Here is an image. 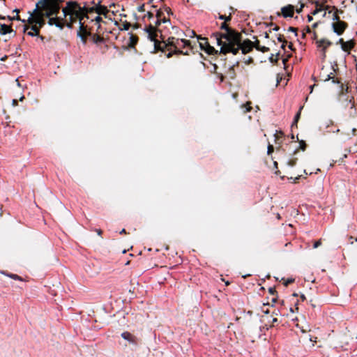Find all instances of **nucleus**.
<instances>
[{
  "label": "nucleus",
  "mask_w": 357,
  "mask_h": 357,
  "mask_svg": "<svg viewBox=\"0 0 357 357\" xmlns=\"http://www.w3.org/2000/svg\"><path fill=\"white\" fill-rule=\"evenodd\" d=\"M30 16L28 18L29 25L24 27V33L28 36H39L40 29L45 24V18H49L48 24L50 26L55 25L60 29H63L66 25V22L62 18L57 17H47L45 13L38 8H35L31 13L29 12Z\"/></svg>",
  "instance_id": "1"
},
{
  "label": "nucleus",
  "mask_w": 357,
  "mask_h": 357,
  "mask_svg": "<svg viewBox=\"0 0 357 357\" xmlns=\"http://www.w3.org/2000/svg\"><path fill=\"white\" fill-rule=\"evenodd\" d=\"M228 22H224L220 25V29L225 31V32H215L211 35V38L216 40L217 45L220 46V48L225 45H227L229 43H236L239 40V32L231 28L227 24Z\"/></svg>",
  "instance_id": "2"
},
{
  "label": "nucleus",
  "mask_w": 357,
  "mask_h": 357,
  "mask_svg": "<svg viewBox=\"0 0 357 357\" xmlns=\"http://www.w3.org/2000/svg\"><path fill=\"white\" fill-rule=\"evenodd\" d=\"M254 48V45L252 41L249 39H246L242 41V35L239 33V40L236 43L233 44L229 43L227 45H224L220 48V53L222 54H227L228 53H231L234 55H236L241 50L243 54H246L250 52Z\"/></svg>",
  "instance_id": "3"
},
{
  "label": "nucleus",
  "mask_w": 357,
  "mask_h": 357,
  "mask_svg": "<svg viewBox=\"0 0 357 357\" xmlns=\"http://www.w3.org/2000/svg\"><path fill=\"white\" fill-rule=\"evenodd\" d=\"M64 17L71 15L72 17L77 18L79 23H84V18L89 19V7L84 5L82 7L77 1H68L66 6L62 9Z\"/></svg>",
  "instance_id": "4"
},
{
  "label": "nucleus",
  "mask_w": 357,
  "mask_h": 357,
  "mask_svg": "<svg viewBox=\"0 0 357 357\" xmlns=\"http://www.w3.org/2000/svg\"><path fill=\"white\" fill-rule=\"evenodd\" d=\"M144 30L148 33L149 38L154 42V49L156 52L161 51L162 52H165L166 51H169V53L167 54V58H170L174 54L172 50V46L169 44L170 37L167 39V42L159 41L157 39L158 34H156V29L151 24L146 26Z\"/></svg>",
  "instance_id": "5"
},
{
  "label": "nucleus",
  "mask_w": 357,
  "mask_h": 357,
  "mask_svg": "<svg viewBox=\"0 0 357 357\" xmlns=\"http://www.w3.org/2000/svg\"><path fill=\"white\" fill-rule=\"evenodd\" d=\"M63 1V0H39L35 8H38V10L45 13L47 17L52 15L56 17L60 10V3Z\"/></svg>",
  "instance_id": "6"
},
{
  "label": "nucleus",
  "mask_w": 357,
  "mask_h": 357,
  "mask_svg": "<svg viewBox=\"0 0 357 357\" xmlns=\"http://www.w3.org/2000/svg\"><path fill=\"white\" fill-rule=\"evenodd\" d=\"M278 158L280 159L279 161L274 160L273 158H266L265 162L268 166L270 169H278V165L279 163L281 169L284 172H287L289 168L294 165V160L290 158Z\"/></svg>",
  "instance_id": "7"
},
{
  "label": "nucleus",
  "mask_w": 357,
  "mask_h": 357,
  "mask_svg": "<svg viewBox=\"0 0 357 357\" xmlns=\"http://www.w3.org/2000/svg\"><path fill=\"white\" fill-rule=\"evenodd\" d=\"M169 44L172 46L174 54H188L187 51L183 52L181 49L190 46L189 40L185 39H178L174 37H170Z\"/></svg>",
  "instance_id": "8"
},
{
  "label": "nucleus",
  "mask_w": 357,
  "mask_h": 357,
  "mask_svg": "<svg viewBox=\"0 0 357 357\" xmlns=\"http://www.w3.org/2000/svg\"><path fill=\"white\" fill-rule=\"evenodd\" d=\"M319 77H320V79L324 82H326L328 80H332V82L339 84L340 87L341 88V93H347L348 86L344 88V86L343 84L341 82V81L338 78L335 77L333 75V73L330 72L329 73H328L327 69H326L324 67H323L321 68Z\"/></svg>",
  "instance_id": "9"
},
{
  "label": "nucleus",
  "mask_w": 357,
  "mask_h": 357,
  "mask_svg": "<svg viewBox=\"0 0 357 357\" xmlns=\"http://www.w3.org/2000/svg\"><path fill=\"white\" fill-rule=\"evenodd\" d=\"M275 137V144L274 146L272 144H268V150L267 153L268 155H271L273 153L274 150L275 149L276 153L278 154H281V148H282V143L284 138V133L282 131L276 132L274 135Z\"/></svg>",
  "instance_id": "10"
},
{
  "label": "nucleus",
  "mask_w": 357,
  "mask_h": 357,
  "mask_svg": "<svg viewBox=\"0 0 357 357\" xmlns=\"http://www.w3.org/2000/svg\"><path fill=\"white\" fill-rule=\"evenodd\" d=\"M198 39L199 40V43L200 48L202 50L205 51L208 54L216 55L220 54V52H218L213 47L210 45L208 41V38L198 36Z\"/></svg>",
  "instance_id": "11"
},
{
  "label": "nucleus",
  "mask_w": 357,
  "mask_h": 357,
  "mask_svg": "<svg viewBox=\"0 0 357 357\" xmlns=\"http://www.w3.org/2000/svg\"><path fill=\"white\" fill-rule=\"evenodd\" d=\"M101 1H98L94 6L89 7V14L96 13L99 15H103L107 17V14L110 12L109 10L105 6L100 4Z\"/></svg>",
  "instance_id": "12"
},
{
  "label": "nucleus",
  "mask_w": 357,
  "mask_h": 357,
  "mask_svg": "<svg viewBox=\"0 0 357 357\" xmlns=\"http://www.w3.org/2000/svg\"><path fill=\"white\" fill-rule=\"evenodd\" d=\"M91 36V31L87 29V26L84 25V23L79 24V28L77 31V36H79L84 45L87 43V37Z\"/></svg>",
  "instance_id": "13"
},
{
  "label": "nucleus",
  "mask_w": 357,
  "mask_h": 357,
  "mask_svg": "<svg viewBox=\"0 0 357 357\" xmlns=\"http://www.w3.org/2000/svg\"><path fill=\"white\" fill-rule=\"evenodd\" d=\"M333 29L335 33L337 35H342L344 30L348 26V24L345 22H335L332 24Z\"/></svg>",
  "instance_id": "14"
},
{
  "label": "nucleus",
  "mask_w": 357,
  "mask_h": 357,
  "mask_svg": "<svg viewBox=\"0 0 357 357\" xmlns=\"http://www.w3.org/2000/svg\"><path fill=\"white\" fill-rule=\"evenodd\" d=\"M317 47L321 48L323 59L326 57V49L332 45V43L327 39H321L317 41Z\"/></svg>",
  "instance_id": "15"
},
{
  "label": "nucleus",
  "mask_w": 357,
  "mask_h": 357,
  "mask_svg": "<svg viewBox=\"0 0 357 357\" xmlns=\"http://www.w3.org/2000/svg\"><path fill=\"white\" fill-rule=\"evenodd\" d=\"M294 6L291 4H289L281 8V15L285 18L292 17L294 14Z\"/></svg>",
  "instance_id": "16"
},
{
  "label": "nucleus",
  "mask_w": 357,
  "mask_h": 357,
  "mask_svg": "<svg viewBox=\"0 0 357 357\" xmlns=\"http://www.w3.org/2000/svg\"><path fill=\"white\" fill-rule=\"evenodd\" d=\"M355 42L354 40H350L344 43L342 49L343 51L348 52L349 54L351 49H353L355 46Z\"/></svg>",
  "instance_id": "17"
},
{
  "label": "nucleus",
  "mask_w": 357,
  "mask_h": 357,
  "mask_svg": "<svg viewBox=\"0 0 357 357\" xmlns=\"http://www.w3.org/2000/svg\"><path fill=\"white\" fill-rule=\"evenodd\" d=\"M13 31L11 26L0 23V35H6Z\"/></svg>",
  "instance_id": "18"
},
{
  "label": "nucleus",
  "mask_w": 357,
  "mask_h": 357,
  "mask_svg": "<svg viewBox=\"0 0 357 357\" xmlns=\"http://www.w3.org/2000/svg\"><path fill=\"white\" fill-rule=\"evenodd\" d=\"M91 38V40L93 43L98 45L101 43H104L105 39L102 36H100V35L97 33L92 34L90 36Z\"/></svg>",
  "instance_id": "19"
},
{
  "label": "nucleus",
  "mask_w": 357,
  "mask_h": 357,
  "mask_svg": "<svg viewBox=\"0 0 357 357\" xmlns=\"http://www.w3.org/2000/svg\"><path fill=\"white\" fill-rule=\"evenodd\" d=\"M315 5V9L311 13L312 15H317L318 13L324 10V4L320 3L318 1H314L313 2Z\"/></svg>",
  "instance_id": "20"
},
{
  "label": "nucleus",
  "mask_w": 357,
  "mask_h": 357,
  "mask_svg": "<svg viewBox=\"0 0 357 357\" xmlns=\"http://www.w3.org/2000/svg\"><path fill=\"white\" fill-rule=\"evenodd\" d=\"M138 40H139V38L137 36L131 34V36L130 37V41H129L128 46L131 48L135 47L138 42Z\"/></svg>",
  "instance_id": "21"
},
{
  "label": "nucleus",
  "mask_w": 357,
  "mask_h": 357,
  "mask_svg": "<svg viewBox=\"0 0 357 357\" xmlns=\"http://www.w3.org/2000/svg\"><path fill=\"white\" fill-rule=\"evenodd\" d=\"M332 10H335V11L334 13V14H333V20L334 21V22H342L340 20V17H339L337 13H342L343 11L337 10V8L335 6H333L332 7Z\"/></svg>",
  "instance_id": "22"
},
{
  "label": "nucleus",
  "mask_w": 357,
  "mask_h": 357,
  "mask_svg": "<svg viewBox=\"0 0 357 357\" xmlns=\"http://www.w3.org/2000/svg\"><path fill=\"white\" fill-rule=\"evenodd\" d=\"M218 18L220 20H224V22H229L232 18V13H230L229 15L226 16L225 15H219Z\"/></svg>",
  "instance_id": "23"
},
{
  "label": "nucleus",
  "mask_w": 357,
  "mask_h": 357,
  "mask_svg": "<svg viewBox=\"0 0 357 357\" xmlns=\"http://www.w3.org/2000/svg\"><path fill=\"white\" fill-rule=\"evenodd\" d=\"M77 20H78L77 18H75V17H72L71 18V15H70L69 22L66 23V26L68 28L72 29L73 28V24L74 23H75L77 22Z\"/></svg>",
  "instance_id": "24"
},
{
  "label": "nucleus",
  "mask_w": 357,
  "mask_h": 357,
  "mask_svg": "<svg viewBox=\"0 0 357 357\" xmlns=\"http://www.w3.org/2000/svg\"><path fill=\"white\" fill-rule=\"evenodd\" d=\"M302 109V107H301L300 109ZM300 117H301V110H299V111L296 113V114L295 115V116H294V121H293V123H292L291 126H297V123H298V120H299Z\"/></svg>",
  "instance_id": "25"
},
{
  "label": "nucleus",
  "mask_w": 357,
  "mask_h": 357,
  "mask_svg": "<svg viewBox=\"0 0 357 357\" xmlns=\"http://www.w3.org/2000/svg\"><path fill=\"white\" fill-rule=\"evenodd\" d=\"M92 21H95L98 24L97 31H98L101 28L100 22H102V17L98 15Z\"/></svg>",
  "instance_id": "26"
},
{
  "label": "nucleus",
  "mask_w": 357,
  "mask_h": 357,
  "mask_svg": "<svg viewBox=\"0 0 357 357\" xmlns=\"http://www.w3.org/2000/svg\"><path fill=\"white\" fill-rule=\"evenodd\" d=\"M257 50L260 51L263 53L268 52L270 49L269 47H265V46H260L259 47H257Z\"/></svg>",
  "instance_id": "27"
},
{
  "label": "nucleus",
  "mask_w": 357,
  "mask_h": 357,
  "mask_svg": "<svg viewBox=\"0 0 357 357\" xmlns=\"http://www.w3.org/2000/svg\"><path fill=\"white\" fill-rule=\"evenodd\" d=\"M14 11L17 12V15L15 17H10V16H8V20H10V21H13V20H20V16L18 15V13L20 12L19 10L16 9Z\"/></svg>",
  "instance_id": "28"
},
{
  "label": "nucleus",
  "mask_w": 357,
  "mask_h": 357,
  "mask_svg": "<svg viewBox=\"0 0 357 357\" xmlns=\"http://www.w3.org/2000/svg\"><path fill=\"white\" fill-rule=\"evenodd\" d=\"M253 38L255 39V41L252 42V43H253L254 47L257 49V47H259L261 46L260 42L256 36H254Z\"/></svg>",
  "instance_id": "29"
},
{
  "label": "nucleus",
  "mask_w": 357,
  "mask_h": 357,
  "mask_svg": "<svg viewBox=\"0 0 357 357\" xmlns=\"http://www.w3.org/2000/svg\"><path fill=\"white\" fill-rule=\"evenodd\" d=\"M242 107H245V110L244 111L245 113L250 112L252 109V107L250 106V102H247L246 105H243Z\"/></svg>",
  "instance_id": "30"
},
{
  "label": "nucleus",
  "mask_w": 357,
  "mask_h": 357,
  "mask_svg": "<svg viewBox=\"0 0 357 357\" xmlns=\"http://www.w3.org/2000/svg\"><path fill=\"white\" fill-rule=\"evenodd\" d=\"M306 146H307V144L304 141L302 140L299 142V149H301L302 151H305L306 149Z\"/></svg>",
  "instance_id": "31"
},
{
  "label": "nucleus",
  "mask_w": 357,
  "mask_h": 357,
  "mask_svg": "<svg viewBox=\"0 0 357 357\" xmlns=\"http://www.w3.org/2000/svg\"><path fill=\"white\" fill-rule=\"evenodd\" d=\"M130 26H131V24H130V22H125L123 24V29H122L128 31L130 29Z\"/></svg>",
  "instance_id": "32"
},
{
  "label": "nucleus",
  "mask_w": 357,
  "mask_h": 357,
  "mask_svg": "<svg viewBox=\"0 0 357 357\" xmlns=\"http://www.w3.org/2000/svg\"><path fill=\"white\" fill-rule=\"evenodd\" d=\"M161 19H157L155 25L151 24L153 26H154L156 29V34H158V29H157V26H159L161 24Z\"/></svg>",
  "instance_id": "33"
},
{
  "label": "nucleus",
  "mask_w": 357,
  "mask_h": 357,
  "mask_svg": "<svg viewBox=\"0 0 357 357\" xmlns=\"http://www.w3.org/2000/svg\"><path fill=\"white\" fill-rule=\"evenodd\" d=\"M278 40L282 43H287V41L284 38V36L281 34L278 36Z\"/></svg>",
  "instance_id": "34"
},
{
  "label": "nucleus",
  "mask_w": 357,
  "mask_h": 357,
  "mask_svg": "<svg viewBox=\"0 0 357 357\" xmlns=\"http://www.w3.org/2000/svg\"><path fill=\"white\" fill-rule=\"evenodd\" d=\"M280 54L278 53L276 55H275V58H274V55L272 54L271 56L270 57V60L271 62H275L276 63L278 60V56H279Z\"/></svg>",
  "instance_id": "35"
},
{
  "label": "nucleus",
  "mask_w": 357,
  "mask_h": 357,
  "mask_svg": "<svg viewBox=\"0 0 357 357\" xmlns=\"http://www.w3.org/2000/svg\"><path fill=\"white\" fill-rule=\"evenodd\" d=\"M163 12L160 10H157V13H156V18L157 19H161L162 17H163Z\"/></svg>",
  "instance_id": "36"
},
{
  "label": "nucleus",
  "mask_w": 357,
  "mask_h": 357,
  "mask_svg": "<svg viewBox=\"0 0 357 357\" xmlns=\"http://www.w3.org/2000/svg\"><path fill=\"white\" fill-rule=\"evenodd\" d=\"M332 165H333L332 162L331 161H328L326 164L322 165L321 167L324 169H328L329 167L332 166Z\"/></svg>",
  "instance_id": "37"
},
{
  "label": "nucleus",
  "mask_w": 357,
  "mask_h": 357,
  "mask_svg": "<svg viewBox=\"0 0 357 357\" xmlns=\"http://www.w3.org/2000/svg\"><path fill=\"white\" fill-rule=\"evenodd\" d=\"M121 337L125 340H129L130 333H123L121 334Z\"/></svg>",
  "instance_id": "38"
},
{
  "label": "nucleus",
  "mask_w": 357,
  "mask_h": 357,
  "mask_svg": "<svg viewBox=\"0 0 357 357\" xmlns=\"http://www.w3.org/2000/svg\"><path fill=\"white\" fill-rule=\"evenodd\" d=\"M297 30H298L297 28H295L293 26H289L288 29L289 31L294 32L296 36H297Z\"/></svg>",
  "instance_id": "39"
},
{
  "label": "nucleus",
  "mask_w": 357,
  "mask_h": 357,
  "mask_svg": "<svg viewBox=\"0 0 357 357\" xmlns=\"http://www.w3.org/2000/svg\"><path fill=\"white\" fill-rule=\"evenodd\" d=\"M137 10H138L139 12H144V11H145V5L144 4L141 5L140 6L138 7Z\"/></svg>",
  "instance_id": "40"
},
{
  "label": "nucleus",
  "mask_w": 357,
  "mask_h": 357,
  "mask_svg": "<svg viewBox=\"0 0 357 357\" xmlns=\"http://www.w3.org/2000/svg\"><path fill=\"white\" fill-rule=\"evenodd\" d=\"M164 10H165V11L168 15H172V14H173V13H172V10H171V9H170V8H169V7H165Z\"/></svg>",
  "instance_id": "41"
},
{
  "label": "nucleus",
  "mask_w": 357,
  "mask_h": 357,
  "mask_svg": "<svg viewBox=\"0 0 357 357\" xmlns=\"http://www.w3.org/2000/svg\"><path fill=\"white\" fill-rule=\"evenodd\" d=\"M349 102L351 103V109H355V105H354V98L352 97L351 99H350Z\"/></svg>",
  "instance_id": "42"
},
{
  "label": "nucleus",
  "mask_w": 357,
  "mask_h": 357,
  "mask_svg": "<svg viewBox=\"0 0 357 357\" xmlns=\"http://www.w3.org/2000/svg\"><path fill=\"white\" fill-rule=\"evenodd\" d=\"M303 7H304V4H303V3H302V4L301 5L300 8H297V9L296 10V12H297L298 13H301L302 12V10H303Z\"/></svg>",
  "instance_id": "43"
},
{
  "label": "nucleus",
  "mask_w": 357,
  "mask_h": 357,
  "mask_svg": "<svg viewBox=\"0 0 357 357\" xmlns=\"http://www.w3.org/2000/svg\"><path fill=\"white\" fill-rule=\"evenodd\" d=\"M294 281L293 279L289 278L284 282V286H287L289 283L292 282Z\"/></svg>",
  "instance_id": "44"
},
{
  "label": "nucleus",
  "mask_w": 357,
  "mask_h": 357,
  "mask_svg": "<svg viewBox=\"0 0 357 357\" xmlns=\"http://www.w3.org/2000/svg\"><path fill=\"white\" fill-rule=\"evenodd\" d=\"M8 276L15 280H20V278L17 275L13 274V275H9Z\"/></svg>",
  "instance_id": "45"
},
{
  "label": "nucleus",
  "mask_w": 357,
  "mask_h": 357,
  "mask_svg": "<svg viewBox=\"0 0 357 357\" xmlns=\"http://www.w3.org/2000/svg\"><path fill=\"white\" fill-rule=\"evenodd\" d=\"M331 8V6H324V10H328V13H331L332 12V10H330Z\"/></svg>",
  "instance_id": "46"
},
{
  "label": "nucleus",
  "mask_w": 357,
  "mask_h": 357,
  "mask_svg": "<svg viewBox=\"0 0 357 357\" xmlns=\"http://www.w3.org/2000/svg\"><path fill=\"white\" fill-rule=\"evenodd\" d=\"M321 245V241H318L314 243V248H317Z\"/></svg>",
  "instance_id": "47"
},
{
  "label": "nucleus",
  "mask_w": 357,
  "mask_h": 357,
  "mask_svg": "<svg viewBox=\"0 0 357 357\" xmlns=\"http://www.w3.org/2000/svg\"><path fill=\"white\" fill-rule=\"evenodd\" d=\"M146 15H147L149 19H151V18L153 17V14L151 11H148Z\"/></svg>",
  "instance_id": "48"
},
{
  "label": "nucleus",
  "mask_w": 357,
  "mask_h": 357,
  "mask_svg": "<svg viewBox=\"0 0 357 357\" xmlns=\"http://www.w3.org/2000/svg\"><path fill=\"white\" fill-rule=\"evenodd\" d=\"M300 176H296V177H295V178H294V177H290V178H289V180H292V182L295 183V182L296 181V180L299 178V177H300Z\"/></svg>",
  "instance_id": "49"
},
{
  "label": "nucleus",
  "mask_w": 357,
  "mask_h": 357,
  "mask_svg": "<svg viewBox=\"0 0 357 357\" xmlns=\"http://www.w3.org/2000/svg\"><path fill=\"white\" fill-rule=\"evenodd\" d=\"M344 43H345V41L343 40V38H340V39H339L337 43H340L341 45V47H342Z\"/></svg>",
  "instance_id": "50"
},
{
  "label": "nucleus",
  "mask_w": 357,
  "mask_h": 357,
  "mask_svg": "<svg viewBox=\"0 0 357 357\" xmlns=\"http://www.w3.org/2000/svg\"><path fill=\"white\" fill-rule=\"evenodd\" d=\"M305 33H311V29L308 26L305 27Z\"/></svg>",
  "instance_id": "51"
},
{
  "label": "nucleus",
  "mask_w": 357,
  "mask_h": 357,
  "mask_svg": "<svg viewBox=\"0 0 357 357\" xmlns=\"http://www.w3.org/2000/svg\"><path fill=\"white\" fill-rule=\"evenodd\" d=\"M167 21H169L165 17H162L161 18V22H163V23H165L167 22Z\"/></svg>",
  "instance_id": "52"
},
{
  "label": "nucleus",
  "mask_w": 357,
  "mask_h": 357,
  "mask_svg": "<svg viewBox=\"0 0 357 357\" xmlns=\"http://www.w3.org/2000/svg\"><path fill=\"white\" fill-rule=\"evenodd\" d=\"M313 20V17L311 15H307V21L310 22Z\"/></svg>",
  "instance_id": "53"
},
{
  "label": "nucleus",
  "mask_w": 357,
  "mask_h": 357,
  "mask_svg": "<svg viewBox=\"0 0 357 357\" xmlns=\"http://www.w3.org/2000/svg\"><path fill=\"white\" fill-rule=\"evenodd\" d=\"M275 291V289L273 288H271V287L269 288V292H270L271 294H274Z\"/></svg>",
  "instance_id": "54"
},
{
  "label": "nucleus",
  "mask_w": 357,
  "mask_h": 357,
  "mask_svg": "<svg viewBox=\"0 0 357 357\" xmlns=\"http://www.w3.org/2000/svg\"><path fill=\"white\" fill-rule=\"evenodd\" d=\"M280 29V27L278 26V25H275L273 28V31H278Z\"/></svg>",
  "instance_id": "55"
},
{
  "label": "nucleus",
  "mask_w": 357,
  "mask_h": 357,
  "mask_svg": "<svg viewBox=\"0 0 357 357\" xmlns=\"http://www.w3.org/2000/svg\"><path fill=\"white\" fill-rule=\"evenodd\" d=\"M288 47L291 50H294V47H293V44L291 43H290L288 45Z\"/></svg>",
  "instance_id": "56"
},
{
  "label": "nucleus",
  "mask_w": 357,
  "mask_h": 357,
  "mask_svg": "<svg viewBox=\"0 0 357 357\" xmlns=\"http://www.w3.org/2000/svg\"><path fill=\"white\" fill-rule=\"evenodd\" d=\"M38 36V38H39L42 41H43V40H44V39H45V37H44V36H40V34H39V36Z\"/></svg>",
  "instance_id": "57"
},
{
  "label": "nucleus",
  "mask_w": 357,
  "mask_h": 357,
  "mask_svg": "<svg viewBox=\"0 0 357 357\" xmlns=\"http://www.w3.org/2000/svg\"><path fill=\"white\" fill-rule=\"evenodd\" d=\"M264 36L266 38H269V33L268 32H266Z\"/></svg>",
  "instance_id": "58"
},
{
  "label": "nucleus",
  "mask_w": 357,
  "mask_h": 357,
  "mask_svg": "<svg viewBox=\"0 0 357 357\" xmlns=\"http://www.w3.org/2000/svg\"><path fill=\"white\" fill-rule=\"evenodd\" d=\"M317 26H318V22H315L314 24H313L312 27L316 28Z\"/></svg>",
  "instance_id": "59"
},
{
  "label": "nucleus",
  "mask_w": 357,
  "mask_h": 357,
  "mask_svg": "<svg viewBox=\"0 0 357 357\" xmlns=\"http://www.w3.org/2000/svg\"><path fill=\"white\" fill-rule=\"evenodd\" d=\"M286 44H287V43H282V46H281V48H282V49H283V50H284Z\"/></svg>",
  "instance_id": "60"
},
{
  "label": "nucleus",
  "mask_w": 357,
  "mask_h": 357,
  "mask_svg": "<svg viewBox=\"0 0 357 357\" xmlns=\"http://www.w3.org/2000/svg\"><path fill=\"white\" fill-rule=\"evenodd\" d=\"M133 28H134V29H137V28H139V24H135L133 26Z\"/></svg>",
  "instance_id": "61"
},
{
  "label": "nucleus",
  "mask_w": 357,
  "mask_h": 357,
  "mask_svg": "<svg viewBox=\"0 0 357 357\" xmlns=\"http://www.w3.org/2000/svg\"><path fill=\"white\" fill-rule=\"evenodd\" d=\"M230 10H231V13L233 14L235 11L234 8L233 7H230Z\"/></svg>",
  "instance_id": "62"
},
{
  "label": "nucleus",
  "mask_w": 357,
  "mask_h": 357,
  "mask_svg": "<svg viewBox=\"0 0 357 357\" xmlns=\"http://www.w3.org/2000/svg\"><path fill=\"white\" fill-rule=\"evenodd\" d=\"M301 298H302V300H305V296L303 294H302L301 296Z\"/></svg>",
  "instance_id": "63"
},
{
  "label": "nucleus",
  "mask_w": 357,
  "mask_h": 357,
  "mask_svg": "<svg viewBox=\"0 0 357 357\" xmlns=\"http://www.w3.org/2000/svg\"><path fill=\"white\" fill-rule=\"evenodd\" d=\"M125 232H126L125 229H123L120 231V234H123V233H125Z\"/></svg>",
  "instance_id": "64"
}]
</instances>
